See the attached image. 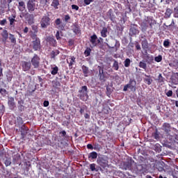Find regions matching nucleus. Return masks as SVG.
<instances>
[{
	"instance_id": "f257e3e1",
	"label": "nucleus",
	"mask_w": 178,
	"mask_h": 178,
	"mask_svg": "<svg viewBox=\"0 0 178 178\" xmlns=\"http://www.w3.org/2000/svg\"><path fill=\"white\" fill-rule=\"evenodd\" d=\"M161 129L169 140H174L176 136H177L175 133L177 129H176V128H172V126H170V124L168 122H164Z\"/></svg>"
},
{
	"instance_id": "f03ea898",
	"label": "nucleus",
	"mask_w": 178,
	"mask_h": 178,
	"mask_svg": "<svg viewBox=\"0 0 178 178\" xmlns=\"http://www.w3.org/2000/svg\"><path fill=\"white\" fill-rule=\"evenodd\" d=\"M31 38L33 40L31 47H32L34 51H40V49H41V40L37 37V34H31Z\"/></svg>"
},
{
	"instance_id": "7ed1b4c3",
	"label": "nucleus",
	"mask_w": 178,
	"mask_h": 178,
	"mask_svg": "<svg viewBox=\"0 0 178 178\" xmlns=\"http://www.w3.org/2000/svg\"><path fill=\"white\" fill-rule=\"evenodd\" d=\"M77 97H79L81 101H87V99H88V88L87 86H83L79 90Z\"/></svg>"
},
{
	"instance_id": "20e7f679",
	"label": "nucleus",
	"mask_w": 178,
	"mask_h": 178,
	"mask_svg": "<svg viewBox=\"0 0 178 178\" xmlns=\"http://www.w3.org/2000/svg\"><path fill=\"white\" fill-rule=\"evenodd\" d=\"M129 88L133 92H136L137 90V81H136L134 79H130L129 83L124 86L123 91H127Z\"/></svg>"
},
{
	"instance_id": "39448f33",
	"label": "nucleus",
	"mask_w": 178,
	"mask_h": 178,
	"mask_svg": "<svg viewBox=\"0 0 178 178\" xmlns=\"http://www.w3.org/2000/svg\"><path fill=\"white\" fill-rule=\"evenodd\" d=\"M31 64L33 65V69H38L41 65V58L38 54H34L31 58Z\"/></svg>"
},
{
	"instance_id": "423d86ee",
	"label": "nucleus",
	"mask_w": 178,
	"mask_h": 178,
	"mask_svg": "<svg viewBox=\"0 0 178 178\" xmlns=\"http://www.w3.org/2000/svg\"><path fill=\"white\" fill-rule=\"evenodd\" d=\"M51 24V18L49 17V13L44 15L40 20V26L42 29H47Z\"/></svg>"
},
{
	"instance_id": "0eeeda50",
	"label": "nucleus",
	"mask_w": 178,
	"mask_h": 178,
	"mask_svg": "<svg viewBox=\"0 0 178 178\" xmlns=\"http://www.w3.org/2000/svg\"><path fill=\"white\" fill-rule=\"evenodd\" d=\"M138 34H140V30L138 29V26L135 24H131L129 28V35H131V37H133Z\"/></svg>"
},
{
	"instance_id": "6e6552de",
	"label": "nucleus",
	"mask_w": 178,
	"mask_h": 178,
	"mask_svg": "<svg viewBox=\"0 0 178 178\" xmlns=\"http://www.w3.org/2000/svg\"><path fill=\"white\" fill-rule=\"evenodd\" d=\"M105 44L108 47V48H109V49L118 51V48H119V42H118V40H111L110 43L105 42Z\"/></svg>"
},
{
	"instance_id": "1a4fd4ad",
	"label": "nucleus",
	"mask_w": 178,
	"mask_h": 178,
	"mask_svg": "<svg viewBox=\"0 0 178 178\" xmlns=\"http://www.w3.org/2000/svg\"><path fill=\"white\" fill-rule=\"evenodd\" d=\"M134 161L133 159H129L128 161H123L122 163V167L124 170H131V167L133 166V163Z\"/></svg>"
},
{
	"instance_id": "9d476101",
	"label": "nucleus",
	"mask_w": 178,
	"mask_h": 178,
	"mask_svg": "<svg viewBox=\"0 0 178 178\" xmlns=\"http://www.w3.org/2000/svg\"><path fill=\"white\" fill-rule=\"evenodd\" d=\"M99 70V79L100 81H102L103 83L106 81V74L104 72V67L101 66L97 67Z\"/></svg>"
},
{
	"instance_id": "9b49d317",
	"label": "nucleus",
	"mask_w": 178,
	"mask_h": 178,
	"mask_svg": "<svg viewBox=\"0 0 178 178\" xmlns=\"http://www.w3.org/2000/svg\"><path fill=\"white\" fill-rule=\"evenodd\" d=\"M35 0H29L26 4L27 9L30 13L35 10Z\"/></svg>"
},
{
	"instance_id": "f8f14e48",
	"label": "nucleus",
	"mask_w": 178,
	"mask_h": 178,
	"mask_svg": "<svg viewBox=\"0 0 178 178\" xmlns=\"http://www.w3.org/2000/svg\"><path fill=\"white\" fill-rule=\"evenodd\" d=\"M31 63L30 61H22V67L24 72H29L31 69Z\"/></svg>"
},
{
	"instance_id": "ddd939ff",
	"label": "nucleus",
	"mask_w": 178,
	"mask_h": 178,
	"mask_svg": "<svg viewBox=\"0 0 178 178\" xmlns=\"http://www.w3.org/2000/svg\"><path fill=\"white\" fill-rule=\"evenodd\" d=\"M142 38H143V40L141 42L142 48L144 51H145V54H148V52L147 51L148 48H149L148 40H147V38H145V36L144 37L142 36Z\"/></svg>"
},
{
	"instance_id": "4468645a",
	"label": "nucleus",
	"mask_w": 178,
	"mask_h": 178,
	"mask_svg": "<svg viewBox=\"0 0 178 178\" xmlns=\"http://www.w3.org/2000/svg\"><path fill=\"white\" fill-rule=\"evenodd\" d=\"M97 163L99 166L103 168V169H105V168H107L108 166V160L104 157H101L97 160Z\"/></svg>"
},
{
	"instance_id": "2eb2a0df",
	"label": "nucleus",
	"mask_w": 178,
	"mask_h": 178,
	"mask_svg": "<svg viewBox=\"0 0 178 178\" xmlns=\"http://www.w3.org/2000/svg\"><path fill=\"white\" fill-rule=\"evenodd\" d=\"M1 35L2 37V42H3V44H6V41H8V38H9V33H8V31L6 29H3L1 33Z\"/></svg>"
},
{
	"instance_id": "dca6fc26",
	"label": "nucleus",
	"mask_w": 178,
	"mask_h": 178,
	"mask_svg": "<svg viewBox=\"0 0 178 178\" xmlns=\"http://www.w3.org/2000/svg\"><path fill=\"white\" fill-rule=\"evenodd\" d=\"M47 41L49 42V45L51 47H56L58 42H56V40L52 36H49L47 38Z\"/></svg>"
},
{
	"instance_id": "f3484780",
	"label": "nucleus",
	"mask_w": 178,
	"mask_h": 178,
	"mask_svg": "<svg viewBox=\"0 0 178 178\" xmlns=\"http://www.w3.org/2000/svg\"><path fill=\"white\" fill-rule=\"evenodd\" d=\"M145 78H143V81L145 83V84H147V86H151L152 84V78L151 77V75H147L146 74H144Z\"/></svg>"
},
{
	"instance_id": "a211bd4d",
	"label": "nucleus",
	"mask_w": 178,
	"mask_h": 178,
	"mask_svg": "<svg viewBox=\"0 0 178 178\" xmlns=\"http://www.w3.org/2000/svg\"><path fill=\"white\" fill-rule=\"evenodd\" d=\"M8 104L10 109H11L12 111H13V109L16 108V104H15V98L13 97L8 98Z\"/></svg>"
},
{
	"instance_id": "6ab92c4d",
	"label": "nucleus",
	"mask_w": 178,
	"mask_h": 178,
	"mask_svg": "<svg viewBox=\"0 0 178 178\" xmlns=\"http://www.w3.org/2000/svg\"><path fill=\"white\" fill-rule=\"evenodd\" d=\"M145 22L149 24L150 29H152V26L156 24V22L152 17H147L146 19H145Z\"/></svg>"
},
{
	"instance_id": "aec40b11",
	"label": "nucleus",
	"mask_w": 178,
	"mask_h": 178,
	"mask_svg": "<svg viewBox=\"0 0 178 178\" xmlns=\"http://www.w3.org/2000/svg\"><path fill=\"white\" fill-rule=\"evenodd\" d=\"M145 61L147 63V65H152V63H154V56L146 54Z\"/></svg>"
},
{
	"instance_id": "412c9836",
	"label": "nucleus",
	"mask_w": 178,
	"mask_h": 178,
	"mask_svg": "<svg viewBox=\"0 0 178 178\" xmlns=\"http://www.w3.org/2000/svg\"><path fill=\"white\" fill-rule=\"evenodd\" d=\"M82 72L83 73L84 77H88V74H90V68L86 65L81 66Z\"/></svg>"
},
{
	"instance_id": "4be33fe9",
	"label": "nucleus",
	"mask_w": 178,
	"mask_h": 178,
	"mask_svg": "<svg viewBox=\"0 0 178 178\" xmlns=\"http://www.w3.org/2000/svg\"><path fill=\"white\" fill-rule=\"evenodd\" d=\"M97 40H98V36H97L95 34H93L92 36H90V42L94 47H97Z\"/></svg>"
},
{
	"instance_id": "5701e85b",
	"label": "nucleus",
	"mask_w": 178,
	"mask_h": 178,
	"mask_svg": "<svg viewBox=\"0 0 178 178\" xmlns=\"http://www.w3.org/2000/svg\"><path fill=\"white\" fill-rule=\"evenodd\" d=\"M26 20L29 24H33L34 23V15L26 14Z\"/></svg>"
},
{
	"instance_id": "b1692460",
	"label": "nucleus",
	"mask_w": 178,
	"mask_h": 178,
	"mask_svg": "<svg viewBox=\"0 0 178 178\" xmlns=\"http://www.w3.org/2000/svg\"><path fill=\"white\" fill-rule=\"evenodd\" d=\"M107 16H108L111 22H115V19H116V16H115V14H113V10H112V9H110L107 12Z\"/></svg>"
},
{
	"instance_id": "393cba45",
	"label": "nucleus",
	"mask_w": 178,
	"mask_h": 178,
	"mask_svg": "<svg viewBox=\"0 0 178 178\" xmlns=\"http://www.w3.org/2000/svg\"><path fill=\"white\" fill-rule=\"evenodd\" d=\"M67 63L69 65V67H72L73 66V63H76V57L72 56L67 59Z\"/></svg>"
},
{
	"instance_id": "a878e982",
	"label": "nucleus",
	"mask_w": 178,
	"mask_h": 178,
	"mask_svg": "<svg viewBox=\"0 0 178 178\" xmlns=\"http://www.w3.org/2000/svg\"><path fill=\"white\" fill-rule=\"evenodd\" d=\"M73 33H74V34L77 35V34H81V30L80 29V26H79V24H74V28H73Z\"/></svg>"
},
{
	"instance_id": "bb28decb",
	"label": "nucleus",
	"mask_w": 178,
	"mask_h": 178,
	"mask_svg": "<svg viewBox=\"0 0 178 178\" xmlns=\"http://www.w3.org/2000/svg\"><path fill=\"white\" fill-rule=\"evenodd\" d=\"M88 159H97L98 158V153L96 152H90L88 156Z\"/></svg>"
},
{
	"instance_id": "cd10ccee",
	"label": "nucleus",
	"mask_w": 178,
	"mask_h": 178,
	"mask_svg": "<svg viewBox=\"0 0 178 178\" xmlns=\"http://www.w3.org/2000/svg\"><path fill=\"white\" fill-rule=\"evenodd\" d=\"M59 54H60V51H59V50L58 49L53 50L50 54L51 58L55 59V58H56V56H58Z\"/></svg>"
},
{
	"instance_id": "c85d7f7f",
	"label": "nucleus",
	"mask_w": 178,
	"mask_h": 178,
	"mask_svg": "<svg viewBox=\"0 0 178 178\" xmlns=\"http://www.w3.org/2000/svg\"><path fill=\"white\" fill-rule=\"evenodd\" d=\"M152 137H153L154 140H156V141H159L161 136H159V131H158V129H156L155 131L152 133Z\"/></svg>"
},
{
	"instance_id": "c756f323",
	"label": "nucleus",
	"mask_w": 178,
	"mask_h": 178,
	"mask_svg": "<svg viewBox=\"0 0 178 178\" xmlns=\"http://www.w3.org/2000/svg\"><path fill=\"white\" fill-rule=\"evenodd\" d=\"M18 8L20 12H23L26 9V4L24 3V1H19L18 3Z\"/></svg>"
},
{
	"instance_id": "7c9ffc66",
	"label": "nucleus",
	"mask_w": 178,
	"mask_h": 178,
	"mask_svg": "<svg viewBox=\"0 0 178 178\" xmlns=\"http://www.w3.org/2000/svg\"><path fill=\"white\" fill-rule=\"evenodd\" d=\"M8 20L10 22V26L15 27V22H16V15H13V17H8Z\"/></svg>"
},
{
	"instance_id": "2f4dec72",
	"label": "nucleus",
	"mask_w": 178,
	"mask_h": 178,
	"mask_svg": "<svg viewBox=\"0 0 178 178\" xmlns=\"http://www.w3.org/2000/svg\"><path fill=\"white\" fill-rule=\"evenodd\" d=\"M172 13H173V10H172V9L170 8H167L165 13L164 17L165 19H169V17H170V16L172 15Z\"/></svg>"
},
{
	"instance_id": "473e14b6",
	"label": "nucleus",
	"mask_w": 178,
	"mask_h": 178,
	"mask_svg": "<svg viewBox=\"0 0 178 178\" xmlns=\"http://www.w3.org/2000/svg\"><path fill=\"white\" fill-rule=\"evenodd\" d=\"M101 36L103 37V38L108 37V29L106 27H104L101 31Z\"/></svg>"
},
{
	"instance_id": "72a5a7b5",
	"label": "nucleus",
	"mask_w": 178,
	"mask_h": 178,
	"mask_svg": "<svg viewBox=\"0 0 178 178\" xmlns=\"http://www.w3.org/2000/svg\"><path fill=\"white\" fill-rule=\"evenodd\" d=\"M138 66L139 67H140V69H144V70H147V63L145 60L140 61Z\"/></svg>"
},
{
	"instance_id": "f704fd0d",
	"label": "nucleus",
	"mask_w": 178,
	"mask_h": 178,
	"mask_svg": "<svg viewBox=\"0 0 178 178\" xmlns=\"http://www.w3.org/2000/svg\"><path fill=\"white\" fill-rule=\"evenodd\" d=\"M58 72H59V67H58V66H55L54 67H51V74L53 76H55L56 74H58Z\"/></svg>"
},
{
	"instance_id": "c9c22d12",
	"label": "nucleus",
	"mask_w": 178,
	"mask_h": 178,
	"mask_svg": "<svg viewBox=\"0 0 178 178\" xmlns=\"http://www.w3.org/2000/svg\"><path fill=\"white\" fill-rule=\"evenodd\" d=\"M140 27L142 29V31H147V29H148V24L145 21L141 24Z\"/></svg>"
},
{
	"instance_id": "e433bc0d",
	"label": "nucleus",
	"mask_w": 178,
	"mask_h": 178,
	"mask_svg": "<svg viewBox=\"0 0 178 178\" xmlns=\"http://www.w3.org/2000/svg\"><path fill=\"white\" fill-rule=\"evenodd\" d=\"M113 68L114 70H119V62L118 60L113 59Z\"/></svg>"
},
{
	"instance_id": "4c0bfd02",
	"label": "nucleus",
	"mask_w": 178,
	"mask_h": 178,
	"mask_svg": "<svg viewBox=\"0 0 178 178\" xmlns=\"http://www.w3.org/2000/svg\"><path fill=\"white\" fill-rule=\"evenodd\" d=\"M6 78L8 81H12V79H13V74L12 72L9 71L6 73Z\"/></svg>"
},
{
	"instance_id": "58836bf2",
	"label": "nucleus",
	"mask_w": 178,
	"mask_h": 178,
	"mask_svg": "<svg viewBox=\"0 0 178 178\" xmlns=\"http://www.w3.org/2000/svg\"><path fill=\"white\" fill-rule=\"evenodd\" d=\"M51 6H53V8L55 9H58V6H59V0H53Z\"/></svg>"
},
{
	"instance_id": "ea45409f",
	"label": "nucleus",
	"mask_w": 178,
	"mask_h": 178,
	"mask_svg": "<svg viewBox=\"0 0 178 178\" xmlns=\"http://www.w3.org/2000/svg\"><path fill=\"white\" fill-rule=\"evenodd\" d=\"M167 30L170 31H173L175 30V22H172L171 24L166 26Z\"/></svg>"
},
{
	"instance_id": "a19ab883",
	"label": "nucleus",
	"mask_w": 178,
	"mask_h": 178,
	"mask_svg": "<svg viewBox=\"0 0 178 178\" xmlns=\"http://www.w3.org/2000/svg\"><path fill=\"white\" fill-rule=\"evenodd\" d=\"M9 40L12 44L16 45V38H15V35L10 34Z\"/></svg>"
},
{
	"instance_id": "79ce46f5",
	"label": "nucleus",
	"mask_w": 178,
	"mask_h": 178,
	"mask_svg": "<svg viewBox=\"0 0 178 178\" xmlns=\"http://www.w3.org/2000/svg\"><path fill=\"white\" fill-rule=\"evenodd\" d=\"M156 80L158 81V83H165V78L162 76V74H159V76Z\"/></svg>"
},
{
	"instance_id": "37998d69",
	"label": "nucleus",
	"mask_w": 178,
	"mask_h": 178,
	"mask_svg": "<svg viewBox=\"0 0 178 178\" xmlns=\"http://www.w3.org/2000/svg\"><path fill=\"white\" fill-rule=\"evenodd\" d=\"M177 6L174 8V17L178 18V1H177Z\"/></svg>"
},
{
	"instance_id": "c03bdc74",
	"label": "nucleus",
	"mask_w": 178,
	"mask_h": 178,
	"mask_svg": "<svg viewBox=\"0 0 178 178\" xmlns=\"http://www.w3.org/2000/svg\"><path fill=\"white\" fill-rule=\"evenodd\" d=\"M131 63V60H130V58H127L124 61V65L125 67H129Z\"/></svg>"
},
{
	"instance_id": "a18cd8bd",
	"label": "nucleus",
	"mask_w": 178,
	"mask_h": 178,
	"mask_svg": "<svg viewBox=\"0 0 178 178\" xmlns=\"http://www.w3.org/2000/svg\"><path fill=\"white\" fill-rule=\"evenodd\" d=\"M27 134V129H26V126H23L22 128H21V134L22 136H26Z\"/></svg>"
},
{
	"instance_id": "49530a36",
	"label": "nucleus",
	"mask_w": 178,
	"mask_h": 178,
	"mask_svg": "<svg viewBox=\"0 0 178 178\" xmlns=\"http://www.w3.org/2000/svg\"><path fill=\"white\" fill-rule=\"evenodd\" d=\"M8 8V6H0V13L2 15L5 13L6 10L5 9Z\"/></svg>"
},
{
	"instance_id": "de8ad7c7",
	"label": "nucleus",
	"mask_w": 178,
	"mask_h": 178,
	"mask_svg": "<svg viewBox=\"0 0 178 178\" xmlns=\"http://www.w3.org/2000/svg\"><path fill=\"white\" fill-rule=\"evenodd\" d=\"M4 165L8 167V166H10V165H12V161L10 160V159H6L4 161Z\"/></svg>"
},
{
	"instance_id": "09e8293b",
	"label": "nucleus",
	"mask_w": 178,
	"mask_h": 178,
	"mask_svg": "<svg viewBox=\"0 0 178 178\" xmlns=\"http://www.w3.org/2000/svg\"><path fill=\"white\" fill-rule=\"evenodd\" d=\"M60 34H63L62 31H56V40H59L62 39V38L60 37Z\"/></svg>"
},
{
	"instance_id": "8fccbe9b",
	"label": "nucleus",
	"mask_w": 178,
	"mask_h": 178,
	"mask_svg": "<svg viewBox=\"0 0 178 178\" xmlns=\"http://www.w3.org/2000/svg\"><path fill=\"white\" fill-rule=\"evenodd\" d=\"M170 45V42H169L168 39L164 40L163 47H165V48H169Z\"/></svg>"
},
{
	"instance_id": "3c124183",
	"label": "nucleus",
	"mask_w": 178,
	"mask_h": 178,
	"mask_svg": "<svg viewBox=\"0 0 178 178\" xmlns=\"http://www.w3.org/2000/svg\"><path fill=\"white\" fill-rule=\"evenodd\" d=\"M154 60L155 62H157V63L162 62V56L159 55L158 56H156L154 58Z\"/></svg>"
},
{
	"instance_id": "603ef678",
	"label": "nucleus",
	"mask_w": 178,
	"mask_h": 178,
	"mask_svg": "<svg viewBox=\"0 0 178 178\" xmlns=\"http://www.w3.org/2000/svg\"><path fill=\"white\" fill-rule=\"evenodd\" d=\"M84 55H85V56H90V55H91V49H87L84 51Z\"/></svg>"
},
{
	"instance_id": "864d4df0",
	"label": "nucleus",
	"mask_w": 178,
	"mask_h": 178,
	"mask_svg": "<svg viewBox=\"0 0 178 178\" xmlns=\"http://www.w3.org/2000/svg\"><path fill=\"white\" fill-rule=\"evenodd\" d=\"M17 122L19 124H23L24 123L23 118L22 117H17Z\"/></svg>"
},
{
	"instance_id": "5fc2aeb1",
	"label": "nucleus",
	"mask_w": 178,
	"mask_h": 178,
	"mask_svg": "<svg viewBox=\"0 0 178 178\" xmlns=\"http://www.w3.org/2000/svg\"><path fill=\"white\" fill-rule=\"evenodd\" d=\"M172 176L173 178H178V171L177 170L172 171Z\"/></svg>"
},
{
	"instance_id": "6e6d98bb",
	"label": "nucleus",
	"mask_w": 178,
	"mask_h": 178,
	"mask_svg": "<svg viewBox=\"0 0 178 178\" xmlns=\"http://www.w3.org/2000/svg\"><path fill=\"white\" fill-rule=\"evenodd\" d=\"M93 149H95V151H100L101 146L99 145V144H95V147H93Z\"/></svg>"
},
{
	"instance_id": "4d7b16f0",
	"label": "nucleus",
	"mask_w": 178,
	"mask_h": 178,
	"mask_svg": "<svg viewBox=\"0 0 178 178\" xmlns=\"http://www.w3.org/2000/svg\"><path fill=\"white\" fill-rule=\"evenodd\" d=\"M1 5L4 6H8L9 8V4L6 2V0H1Z\"/></svg>"
},
{
	"instance_id": "13d9d810",
	"label": "nucleus",
	"mask_w": 178,
	"mask_h": 178,
	"mask_svg": "<svg viewBox=\"0 0 178 178\" xmlns=\"http://www.w3.org/2000/svg\"><path fill=\"white\" fill-rule=\"evenodd\" d=\"M31 27L34 33H38V27L36 25H32Z\"/></svg>"
},
{
	"instance_id": "bf43d9fd",
	"label": "nucleus",
	"mask_w": 178,
	"mask_h": 178,
	"mask_svg": "<svg viewBox=\"0 0 178 178\" xmlns=\"http://www.w3.org/2000/svg\"><path fill=\"white\" fill-rule=\"evenodd\" d=\"M62 23V21L60 20V18H58L55 20V24L56 26H59Z\"/></svg>"
},
{
	"instance_id": "052dcab7",
	"label": "nucleus",
	"mask_w": 178,
	"mask_h": 178,
	"mask_svg": "<svg viewBox=\"0 0 178 178\" xmlns=\"http://www.w3.org/2000/svg\"><path fill=\"white\" fill-rule=\"evenodd\" d=\"M90 169L92 170V172L95 171V163L90 164Z\"/></svg>"
},
{
	"instance_id": "680f3d73",
	"label": "nucleus",
	"mask_w": 178,
	"mask_h": 178,
	"mask_svg": "<svg viewBox=\"0 0 178 178\" xmlns=\"http://www.w3.org/2000/svg\"><path fill=\"white\" fill-rule=\"evenodd\" d=\"M155 150L159 152V151H161V145L156 144L155 145Z\"/></svg>"
},
{
	"instance_id": "e2e57ef3",
	"label": "nucleus",
	"mask_w": 178,
	"mask_h": 178,
	"mask_svg": "<svg viewBox=\"0 0 178 178\" xmlns=\"http://www.w3.org/2000/svg\"><path fill=\"white\" fill-rule=\"evenodd\" d=\"M72 9H73L74 10H79V6L72 4Z\"/></svg>"
},
{
	"instance_id": "0e129e2a",
	"label": "nucleus",
	"mask_w": 178,
	"mask_h": 178,
	"mask_svg": "<svg viewBox=\"0 0 178 178\" xmlns=\"http://www.w3.org/2000/svg\"><path fill=\"white\" fill-rule=\"evenodd\" d=\"M167 97H172L173 95V91L172 90H168L166 93Z\"/></svg>"
},
{
	"instance_id": "69168bd1",
	"label": "nucleus",
	"mask_w": 178,
	"mask_h": 178,
	"mask_svg": "<svg viewBox=\"0 0 178 178\" xmlns=\"http://www.w3.org/2000/svg\"><path fill=\"white\" fill-rule=\"evenodd\" d=\"M18 109H19V111H20V112H23V111H24V106H23V105H19V106H18Z\"/></svg>"
},
{
	"instance_id": "338daca9",
	"label": "nucleus",
	"mask_w": 178,
	"mask_h": 178,
	"mask_svg": "<svg viewBox=\"0 0 178 178\" xmlns=\"http://www.w3.org/2000/svg\"><path fill=\"white\" fill-rule=\"evenodd\" d=\"M83 2L85 5H90L92 2V0H84Z\"/></svg>"
},
{
	"instance_id": "774afa93",
	"label": "nucleus",
	"mask_w": 178,
	"mask_h": 178,
	"mask_svg": "<svg viewBox=\"0 0 178 178\" xmlns=\"http://www.w3.org/2000/svg\"><path fill=\"white\" fill-rule=\"evenodd\" d=\"M7 23L6 19H3L0 22L1 26H5V24Z\"/></svg>"
}]
</instances>
